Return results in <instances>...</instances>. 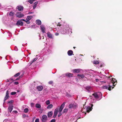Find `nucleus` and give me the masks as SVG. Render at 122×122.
<instances>
[{"instance_id":"f257e3e1","label":"nucleus","mask_w":122,"mask_h":122,"mask_svg":"<svg viewBox=\"0 0 122 122\" xmlns=\"http://www.w3.org/2000/svg\"><path fill=\"white\" fill-rule=\"evenodd\" d=\"M61 28L60 31L61 33L63 34L66 33L71 34L72 33L71 29L69 27L68 24L64 23L63 25H58Z\"/></svg>"},{"instance_id":"f03ea898","label":"nucleus","mask_w":122,"mask_h":122,"mask_svg":"<svg viewBox=\"0 0 122 122\" xmlns=\"http://www.w3.org/2000/svg\"><path fill=\"white\" fill-rule=\"evenodd\" d=\"M51 53V50L48 49L47 50L46 48H44L41 51V54H43L44 55H47Z\"/></svg>"},{"instance_id":"7ed1b4c3","label":"nucleus","mask_w":122,"mask_h":122,"mask_svg":"<svg viewBox=\"0 0 122 122\" xmlns=\"http://www.w3.org/2000/svg\"><path fill=\"white\" fill-rule=\"evenodd\" d=\"M110 84V83H109V85H104L103 86V88L104 89H108L109 91H111V88H112V89L114 88V87H112Z\"/></svg>"},{"instance_id":"20e7f679","label":"nucleus","mask_w":122,"mask_h":122,"mask_svg":"<svg viewBox=\"0 0 122 122\" xmlns=\"http://www.w3.org/2000/svg\"><path fill=\"white\" fill-rule=\"evenodd\" d=\"M47 116L44 115L41 117V120L43 122H45L47 120Z\"/></svg>"},{"instance_id":"39448f33","label":"nucleus","mask_w":122,"mask_h":122,"mask_svg":"<svg viewBox=\"0 0 122 122\" xmlns=\"http://www.w3.org/2000/svg\"><path fill=\"white\" fill-rule=\"evenodd\" d=\"M112 82L110 83L111 85L112 84L114 86L117 84V81L116 79L112 78L111 81Z\"/></svg>"},{"instance_id":"423d86ee","label":"nucleus","mask_w":122,"mask_h":122,"mask_svg":"<svg viewBox=\"0 0 122 122\" xmlns=\"http://www.w3.org/2000/svg\"><path fill=\"white\" fill-rule=\"evenodd\" d=\"M46 34L48 38L51 39H53V38L54 37L53 35L50 32H48Z\"/></svg>"},{"instance_id":"0eeeda50","label":"nucleus","mask_w":122,"mask_h":122,"mask_svg":"<svg viewBox=\"0 0 122 122\" xmlns=\"http://www.w3.org/2000/svg\"><path fill=\"white\" fill-rule=\"evenodd\" d=\"M93 106L92 104L91 105V107L90 106H88L86 108V111L87 112H89L91 111L92 109V107Z\"/></svg>"},{"instance_id":"6e6552de","label":"nucleus","mask_w":122,"mask_h":122,"mask_svg":"<svg viewBox=\"0 0 122 122\" xmlns=\"http://www.w3.org/2000/svg\"><path fill=\"white\" fill-rule=\"evenodd\" d=\"M30 16H28L26 20H22L24 21H25L27 24H29L30 23Z\"/></svg>"},{"instance_id":"1a4fd4ad","label":"nucleus","mask_w":122,"mask_h":122,"mask_svg":"<svg viewBox=\"0 0 122 122\" xmlns=\"http://www.w3.org/2000/svg\"><path fill=\"white\" fill-rule=\"evenodd\" d=\"M16 17L19 18L22 17L24 16L23 14L20 12H17L16 14Z\"/></svg>"},{"instance_id":"9d476101","label":"nucleus","mask_w":122,"mask_h":122,"mask_svg":"<svg viewBox=\"0 0 122 122\" xmlns=\"http://www.w3.org/2000/svg\"><path fill=\"white\" fill-rule=\"evenodd\" d=\"M58 111V108H56V109L55 110L54 115L53 116V117L54 118H55L56 117V116L57 115Z\"/></svg>"},{"instance_id":"9b49d317","label":"nucleus","mask_w":122,"mask_h":122,"mask_svg":"<svg viewBox=\"0 0 122 122\" xmlns=\"http://www.w3.org/2000/svg\"><path fill=\"white\" fill-rule=\"evenodd\" d=\"M89 70H84V71H83V72H85V76H87V75H89V76H91V75H90V72L89 71Z\"/></svg>"},{"instance_id":"f8f14e48","label":"nucleus","mask_w":122,"mask_h":122,"mask_svg":"<svg viewBox=\"0 0 122 122\" xmlns=\"http://www.w3.org/2000/svg\"><path fill=\"white\" fill-rule=\"evenodd\" d=\"M82 70L80 69H74L72 70L73 72L74 73H78L81 72Z\"/></svg>"},{"instance_id":"ddd939ff","label":"nucleus","mask_w":122,"mask_h":122,"mask_svg":"<svg viewBox=\"0 0 122 122\" xmlns=\"http://www.w3.org/2000/svg\"><path fill=\"white\" fill-rule=\"evenodd\" d=\"M13 108V106L12 105H9L8 107L9 112H11Z\"/></svg>"},{"instance_id":"4468645a","label":"nucleus","mask_w":122,"mask_h":122,"mask_svg":"<svg viewBox=\"0 0 122 122\" xmlns=\"http://www.w3.org/2000/svg\"><path fill=\"white\" fill-rule=\"evenodd\" d=\"M40 27L42 32L43 33H45L46 29L44 26L41 25L40 26Z\"/></svg>"},{"instance_id":"2eb2a0df","label":"nucleus","mask_w":122,"mask_h":122,"mask_svg":"<svg viewBox=\"0 0 122 122\" xmlns=\"http://www.w3.org/2000/svg\"><path fill=\"white\" fill-rule=\"evenodd\" d=\"M23 24V22L20 20H18L17 21L16 25L17 26L20 25L22 26Z\"/></svg>"},{"instance_id":"dca6fc26","label":"nucleus","mask_w":122,"mask_h":122,"mask_svg":"<svg viewBox=\"0 0 122 122\" xmlns=\"http://www.w3.org/2000/svg\"><path fill=\"white\" fill-rule=\"evenodd\" d=\"M38 3V2L37 1L36 2L33 4L32 6L33 7V9H34L37 6V4Z\"/></svg>"},{"instance_id":"f3484780","label":"nucleus","mask_w":122,"mask_h":122,"mask_svg":"<svg viewBox=\"0 0 122 122\" xmlns=\"http://www.w3.org/2000/svg\"><path fill=\"white\" fill-rule=\"evenodd\" d=\"M73 74L70 73H67L63 75V76H72Z\"/></svg>"},{"instance_id":"a211bd4d","label":"nucleus","mask_w":122,"mask_h":122,"mask_svg":"<svg viewBox=\"0 0 122 122\" xmlns=\"http://www.w3.org/2000/svg\"><path fill=\"white\" fill-rule=\"evenodd\" d=\"M37 88L38 90L39 91H41L43 89V87L42 86H39L37 87Z\"/></svg>"},{"instance_id":"6ab92c4d","label":"nucleus","mask_w":122,"mask_h":122,"mask_svg":"<svg viewBox=\"0 0 122 122\" xmlns=\"http://www.w3.org/2000/svg\"><path fill=\"white\" fill-rule=\"evenodd\" d=\"M92 95L96 99H97L99 97L98 94L96 93H94Z\"/></svg>"},{"instance_id":"aec40b11","label":"nucleus","mask_w":122,"mask_h":122,"mask_svg":"<svg viewBox=\"0 0 122 122\" xmlns=\"http://www.w3.org/2000/svg\"><path fill=\"white\" fill-rule=\"evenodd\" d=\"M20 77H18V78H16V79H15L14 80L13 79H9V80H7L6 82H10V81L11 80H12V81H17V80H19L20 79Z\"/></svg>"},{"instance_id":"412c9836","label":"nucleus","mask_w":122,"mask_h":122,"mask_svg":"<svg viewBox=\"0 0 122 122\" xmlns=\"http://www.w3.org/2000/svg\"><path fill=\"white\" fill-rule=\"evenodd\" d=\"M19 11H21L23 9V7L20 6H17L16 8Z\"/></svg>"},{"instance_id":"4be33fe9","label":"nucleus","mask_w":122,"mask_h":122,"mask_svg":"<svg viewBox=\"0 0 122 122\" xmlns=\"http://www.w3.org/2000/svg\"><path fill=\"white\" fill-rule=\"evenodd\" d=\"M53 112L52 111L48 112V113L47 116L48 117H51L53 114Z\"/></svg>"},{"instance_id":"5701e85b","label":"nucleus","mask_w":122,"mask_h":122,"mask_svg":"<svg viewBox=\"0 0 122 122\" xmlns=\"http://www.w3.org/2000/svg\"><path fill=\"white\" fill-rule=\"evenodd\" d=\"M73 53V52L71 50H69L67 52L69 56H71L72 55Z\"/></svg>"},{"instance_id":"b1692460","label":"nucleus","mask_w":122,"mask_h":122,"mask_svg":"<svg viewBox=\"0 0 122 122\" xmlns=\"http://www.w3.org/2000/svg\"><path fill=\"white\" fill-rule=\"evenodd\" d=\"M86 89L88 92H90L92 90V88L91 86H89L86 87Z\"/></svg>"},{"instance_id":"393cba45","label":"nucleus","mask_w":122,"mask_h":122,"mask_svg":"<svg viewBox=\"0 0 122 122\" xmlns=\"http://www.w3.org/2000/svg\"><path fill=\"white\" fill-rule=\"evenodd\" d=\"M36 23L38 25H40L41 24V21L39 20H37L36 21Z\"/></svg>"},{"instance_id":"a878e982","label":"nucleus","mask_w":122,"mask_h":122,"mask_svg":"<svg viewBox=\"0 0 122 122\" xmlns=\"http://www.w3.org/2000/svg\"><path fill=\"white\" fill-rule=\"evenodd\" d=\"M53 105L52 104H51L49 105L47 107V108L48 109H50L52 107Z\"/></svg>"},{"instance_id":"bb28decb","label":"nucleus","mask_w":122,"mask_h":122,"mask_svg":"<svg viewBox=\"0 0 122 122\" xmlns=\"http://www.w3.org/2000/svg\"><path fill=\"white\" fill-rule=\"evenodd\" d=\"M35 106L36 107L38 108H40L41 107V106L40 105L38 104H36Z\"/></svg>"},{"instance_id":"cd10ccee","label":"nucleus","mask_w":122,"mask_h":122,"mask_svg":"<svg viewBox=\"0 0 122 122\" xmlns=\"http://www.w3.org/2000/svg\"><path fill=\"white\" fill-rule=\"evenodd\" d=\"M23 73V71H21V72H18L15 74L14 76H18L20 75L21 73Z\"/></svg>"},{"instance_id":"c85d7f7f","label":"nucleus","mask_w":122,"mask_h":122,"mask_svg":"<svg viewBox=\"0 0 122 122\" xmlns=\"http://www.w3.org/2000/svg\"><path fill=\"white\" fill-rule=\"evenodd\" d=\"M37 57L33 59L32 61H31V65L32 63H33L35 61L37 60Z\"/></svg>"},{"instance_id":"c756f323","label":"nucleus","mask_w":122,"mask_h":122,"mask_svg":"<svg viewBox=\"0 0 122 122\" xmlns=\"http://www.w3.org/2000/svg\"><path fill=\"white\" fill-rule=\"evenodd\" d=\"M65 102H64L61 106L60 107L63 109L64 107L65 106Z\"/></svg>"},{"instance_id":"7c9ffc66","label":"nucleus","mask_w":122,"mask_h":122,"mask_svg":"<svg viewBox=\"0 0 122 122\" xmlns=\"http://www.w3.org/2000/svg\"><path fill=\"white\" fill-rule=\"evenodd\" d=\"M73 104H69V108L70 109L72 108L73 107Z\"/></svg>"},{"instance_id":"2f4dec72","label":"nucleus","mask_w":122,"mask_h":122,"mask_svg":"<svg viewBox=\"0 0 122 122\" xmlns=\"http://www.w3.org/2000/svg\"><path fill=\"white\" fill-rule=\"evenodd\" d=\"M93 64H99V62L97 61H94L93 62Z\"/></svg>"},{"instance_id":"473e14b6","label":"nucleus","mask_w":122,"mask_h":122,"mask_svg":"<svg viewBox=\"0 0 122 122\" xmlns=\"http://www.w3.org/2000/svg\"><path fill=\"white\" fill-rule=\"evenodd\" d=\"M45 102L46 104L47 105H49L50 103V101L49 100L46 101Z\"/></svg>"},{"instance_id":"72a5a7b5","label":"nucleus","mask_w":122,"mask_h":122,"mask_svg":"<svg viewBox=\"0 0 122 122\" xmlns=\"http://www.w3.org/2000/svg\"><path fill=\"white\" fill-rule=\"evenodd\" d=\"M68 109L67 108H65L64 109L63 112V113H64L66 112H67Z\"/></svg>"},{"instance_id":"f704fd0d","label":"nucleus","mask_w":122,"mask_h":122,"mask_svg":"<svg viewBox=\"0 0 122 122\" xmlns=\"http://www.w3.org/2000/svg\"><path fill=\"white\" fill-rule=\"evenodd\" d=\"M28 109L26 108H25L24 110V112L25 113L27 112H28Z\"/></svg>"},{"instance_id":"c9c22d12","label":"nucleus","mask_w":122,"mask_h":122,"mask_svg":"<svg viewBox=\"0 0 122 122\" xmlns=\"http://www.w3.org/2000/svg\"><path fill=\"white\" fill-rule=\"evenodd\" d=\"M53 81H50L48 82V83L49 84L52 85L53 84Z\"/></svg>"},{"instance_id":"e433bc0d","label":"nucleus","mask_w":122,"mask_h":122,"mask_svg":"<svg viewBox=\"0 0 122 122\" xmlns=\"http://www.w3.org/2000/svg\"><path fill=\"white\" fill-rule=\"evenodd\" d=\"M9 96H7V95H6L4 99V102H5V101L7 100V99H8Z\"/></svg>"},{"instance_id":"4c0bfd02","label":"nucleus","mask_w":122,"mask_h":122,"mask_svg":"<svg viewBox=\"0 0 122 122\" xmlns=\"http://www.w3.org/2000/svg\"><path fill=\"white\" fill-rule=\"evenodd\" d=\"M16 92H12L11 93V95H14L15 94H16Z\"/></svg>"},{"instance_id":"58836bf2","label":"nucleus","mask_w":122,"mask_h":122,"mask_svg":"<svg viewBox=\"0 0 122 122\" xmlns=\"http://www.w3.org/2000/svg\"><path fill=\"white\" fill-rule=\"evenodd\" d=\"M63 109H62V108H61V107H60V108L59 109V113H61V112H62V110Z\"/></svg>"},{"instance_id":"ea45409f","label":"nucleus","mask_w":122,"mask_h":122,"mask_svg":"<svg viewBox=\"0 0 122 122\" xmlns=\"http://www.w3.org/2000/svg\"><path fill=\"white\" fill-rule=\"evenodd\" d=\"M14 13L12 12H10L9 13V15L10 16H12L13 15Z\"/></svg>"},{"instance_id":"a19ab883","label":"nucleus","mask_w":122,"mask_h":122,"mask_svg":"<svg viewBox=\"0 0 122 122\" xmlns=\"http://www.w3.org/2000/svg\"><path fill=\"white\" fill-rule=\"evenodd\" d=\"M9 121L7 119H5L3 121V122H9Z\"/></svg>"},{"instance_id":"79ce46f5","label":"nucleus","mask_w":122,"mask_h":122,"mask_svg":"<svg viewBox=\"0 0 122 122\" xmlns=\"http://www.w3.org/2000/svg\"><path fill=\"white\" fill-rule=\"evenodd\" d=\"M55 122L56 120L55 119H52L50 121V122Z\"/></svg>"},{"instance_id":"37998d69","label":"nucleus","mask_w":122,"mask_h":122,"mask_svg":"<svg viewBox=\"0 0 122 122\" xmlns=\"http://www.w3.org/2000/svg\"><path fill=\"white\" fill-rule=\"evenodd\" d=\"M73 108H75L77 106L76 105L73 104Z\"/></svg>"},{"instance_id":"c03bdc74","label":"nucleus","mask_w":122,"mask_h":122,"mask_svg":"<svg viewBox=\"0 0 122 122\" xmlns=\"http://www.w3.org/2000/svg\"><path fill=\"white\" fill-rule=\"evenodd\" d=\"M39 119H36L35 122H39Z\"/></svg>"},{"instance_id":"a18cd8bd","label":"nucleus","mask_w":122,"mask_h":122,"mask_svg":"<svg viewBox=\"0 0 122 122\" xmlns=\"http://www.w3.org/2000/svg\"><path fill=\"white\" fill-rule=\"evenodd\" d=\"M13 100H10L8 102L9 103H13Z\"/></svg>"},{"instance_id":"49530a36","label":"nucleus","mask_w":122,"mask_h":122,"mask_svg":"<svg viewBox=\"0 0 122 122\" xmlns=\"http://www.w3.org/2000/svg\"><path fill=\"white\" fill-rule=\"evenodd\" d=\"M9 92L8 91H7L6 92V95L7 96H9Z\"/></svg>"},{"instance_id":"de8ad7c7","label":"nucleus","mask_w":122,"mask_h":122,"mask_svg":"<svg viewBox=\"0 0 122 122\" xmlns=\"http://www.w3.org/2000/svg\"><path fill=\"white\" fill-rule=\"evenodd\" d=\"M14 84H15L17 85V84H18L19 83L17 81L15 82H14Z\"/></svg>"},{"instance_id":"09e8293b","label":"nucleus","mask_w":122,"mask_h":122,"mask_svg":"<svg viewBox=\"0 0 122 122\" xmlns=\"http://www.w3.org/2000/svg\"><path fill=\"white\" fill-rule=\"evenodd\" d=\"M30 59V58L29 57H28L26 59L27 61H29Z\"/></svg>"},{"instance_id":"8fccbe9b","label":"nucleus","mask_w":122,"mask_h":122,"mask_svg":"<svg viewBox=\"0 0 122 122\" xmlns=\"http://www.w3.org/2000/svg\"><path fill=\"white\" fill-rule=\"evenodd\" d=\"M36 0H31V4H32L34 2V1H35Z\"/></svg>"},{"instance_id":"3c124183","label":"nucleus","mask_w":122,"mask_h":122,"mask_svg":"<svg viewBox=\"0 0 122 122\" xmlns=\"http://www.w3.org/2000/svg\"><path fill=\"white\" fill-rule=\"evenodd\" d=\"M26 116V115L25 114H23L22 115V117H25Z\"/></svg>"},{"instance_id":"603ef678","label":"nucleus","mask_w":122,"mask_h":122,"mask_svg":"<svg viewBox=\"0 0 122 122\" xmlns=\"http://www.w3.org/2000/svg\"><path fill=\"white\" fill-rule=\"evenodd\" d=\"M62 115V114L61 113H60L58 115V117H60Z\"/></svg>"},{"instance_id":"864d4df0","label":"nucleus","mask_w":122,"mask_h":122,"mask_svg":"<svg viewBox=\"0 0 122 122\" xmlns=\"http://www.w3.org/2000/svg\"><path fill=\"white\" fill-rule=\"evenodd\" d=\"M13 112L16 114L18 113V112L17 111H13Z\"/></svg>"},{"instance_id":"5fc2aeb1","label":"nucleus","mask_w":122,"mask_h":122,"mask_svg":"<svg viewBox=\"0 0 122 122\" xmlns=\"http://www.w3.org/2000/svg\"><path fill=\"white\" fill-rule=\"evenodd\" d=\"M55 35L56 36H58L59 35V33H55Z\"/></svg>"},{"instance_id":"6e6d98bb","label":"nucleus","mask_w":122,"mask_h":122,"mask_svg":"<svg viewBox=\"0 0 122 122\" xmlns=\"http://www.w3.org/2000/svg\"><path fill=\"white\" fill-rule=\"evenodd\" d=\"M14 49H15V51H17L18 50V49H17V47H15L14 48Z\"/></svg>"},{"instance_id":"4d7b16f0","label":"nucleus","mask_w":122,"mask_h":122,"mask_svg":"<svg viewBox=\"0 0 122 122\" xmlns=\"http://www.w3.org/2000/svg\"><path fill=\"white\" fill-rule=\"evenodd\" d=\"M28 2H29L30 4V0H28Z\"/></svg>"},{"instance_id":"13d9d810","label":"nucleus","mask_w":122,"mask_h":122,"mask_svg":"<svg viewBox=\"0 0 122 122\" xmlns=\"http://www.w3.org/2000/svg\"><path fill=\"white\" fill-rule=\"evenodd\" d=\"M96 81L97 82V81H98L99 80L98 79H96Z\"/></svg>"},{"instance_id":"bf43d9fd","label":"nucleus","mask_w":122,"mask_h":122,"mask_svg":"<svg viewBox=\"0 0 122 122\" xmlns=\"http://www.w3.org/2000/svg\"><path fill=\"white\" fill-rule=\"evenodd\" d=\"M77 76H81V75H77Z\"/></svg>"},{"instance_id":"052dcab7","label":"nucleus","mask_w":122,"mask_h":122,"mask_svg":"<svg viewBox=\"0 0 122 122\" xmlns=\"http://www.w3.org/2000/svg\"><path fill=\"white\" fill-rule=\"evenodd\" d=\"M80 77L82 79H83V78H84V77H83H83Z\"/></svg>"},{"instance_id":"680f3d73","label":"nucleus","mask_w":122,"mask_h":122,"mask_svg":"<svg viewBox=\"0 0 122 122\" xmlns=\"http://www.w3.org/2000/svg\"><path fill=\"white\" fill-rule=\"evenodd\" d=\"M17 92H20V91L19 90H17Z\"/></svg>"},{"instance_id":"e2e57ef3","label":"nucleus","mask_w":122,"mask_h":122,"mask_svg":"<svg viewBox=\"0 0 122 122\" xmlns=\"http://www.w3.org/2000/svg\"><path fill=\"white\" fill-rule=\"evenodd\" d=\"M34 104L33 103H31V105H33Z\"/></svg>"},{"instance_id":"0e129e2a","label":"nucleus","mask_w":122,"mask_h":122,"mask_svg":"<svg viewBox=\"0 0 122 122\" xmlns=\"http://www.w3.org/2000/svg\"><path fill=\"white\" fill-rule=\"evenodd\" d=\"M61 24H59V25H61ZM57 27H58V28H59V27H60V26H58V25H57Z\"/></svg>"},{"instance_id":"69168bd1","label":"nucleus","mask_w":122,"mask_h":122,"mask_svg":"<svg viewBox=\"0 0 122 122\" xmlns=\"http://www.w3.org/2000/svg\"><path fill=\"white\" fill-rule=\"evenodd\" d=\"M33 12H31V14H32L33 13Z\"/></svg>"},{"instance_id":"338daca9","label":"nucleus","mask_w":122,"mask_h":122,"mask_svg":"<svg viewBox=\"0 0 122 122\" xmlns=\"http://www.w3.org/2000/svg\"><path fill=\"white\" fill-rule=\"evenodd\" d=\"M29 65L30 66V63L29 64Z\"/></svg>"},{"instance_id":"774afa93","label":"nucleus","mask_w":122,"mask_h":122,"mask_svg":"<svg viewBox=\"0 0 122 122\" xmlns=\"http://www.w3.org/2000/svg\"><path fill=\"white\" fill-rule=\"evenodd\" d=\"M31 18H32V16H31Z\"/></svg>"}]
</instances>
